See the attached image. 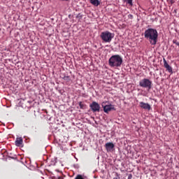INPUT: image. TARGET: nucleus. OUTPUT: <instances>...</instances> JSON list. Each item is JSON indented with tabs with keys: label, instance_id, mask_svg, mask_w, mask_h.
I'll return each instance as SVG.
<instances>
[{
	"label": "nucleus",
	"instance_id": "nucleus-1",
	"mask_svg": "<svg viewBox=\"0 0 179 179\" xmlns=\"http://www.w3.org/2000/svg\"><path fill=\"white\" fill-rule=\"evenodd\" d=\"M144 37L150 41L151 45H156L157 44V38L159 33L156 29L149 28L144 32Z\"/></svg>",
	"mask_w": 179,
	"mask_h": 179
},
{
	"label": "nucleus",
	"instance_id": "nucleus-2",
	"mask_svg": "<svg viewBox=\"0 0 179 179\" xmlns=\"http://www.w3.org/2000/svg\"><path fill=\"white\" fill-rule=\"evenodd\" d=\"M108 64L111 68H118L122 65V57L120 55H113L109 59Z\"/></svg>",
	"mask_w": 179,
	"mask_h": 179
},
{
	"label": "nucleus",
	"instance_id": "nucleus-3",
	"mask_svg": "<svg viewBox=\"0 0 179 179\" xmlns=\"http://www.w3.org/2000/svg\"><path fill=\"white\" fill-rule=\"evenodd\" d=\"M100 37L104 43H111V41L114 38V34L106 31L101 33Z\"/></svg>",
	"mask_w": 179,
	"mask_h": 179
},
{
	"label": "nucleus",
	"instance_id": "nucleus-4",
	"mask_svg": "<svg viewBox=\"0 0 179 179\" xmlns=\"http://www.w3.org/2000/svg\"><path fill=\"white\" fill-rule=\"evenodd\" d=\"M139 85L141 87L145 89H152V81L149 79L144 78L139 82Z\"/></svg>",
	"mask_w": 179,
	"mask_h": 179
},
{
	"label": "nucleus",
	"instance_id": "nucleus-5",
	"mask_svg": "<svg viewBox=\"0 0 179 179\" xmlns=\"http://www.w3.org/2000/svg\"><path fill=\"white\" fill-rule=\"evenodd\" d=\"M90 107L92 111H93V113H99L100 112V105L99 104V103H97L96 101H93L90 105Z\"/></svg>",
	"mask_w": 179,
	"mask_h": 179
},
{
	"label": "nucleus",
	"instance_id": "nucleus-6",
	"mask_svg": "<svg viewBox=\"0 0 179 179\" xmlns=\"http://www.w3.org/2000/svg\"><path fill=\"white\" fill-rule=\"evenodd\" d=\"M107 104V102H103L102 103V107H103V111L104 113H108V111H111V110H114V108L113 105H106Z\"/></svg>",
	"mask_w": 179,
	"mask_h": 179
},
{
	"label": "nucleus",
	"instance_id": "nucleus-7",
	"mask_svg": "<svg viewBox=\"0 0 179 179\" xmlns=\"http://www.w3.org/2000/svg\"><path fill=\"white\" fill-rule=\"evenodd\" d=\"M15 146L17 148H23V138L17 137L15 141Z\"/></svg>",
	"mask_w": 179,
	"mask_h": 179
},
{
	"label": "nucleus",
	"instance_id": "nucleus-8",
	"mask_svg": "<svg viewBox=\"0 0 179 179\" xmlns=\"http://www.w3.org/2000/svg\"><path fill=\"white\" fill-rule=\"evenodd\" d=\"M141 108H143V110H148V111H150L152 110V106L150 104L144 102H140Z\"/></svg>",
	"mask_w": 179,
	"mask_h": 179
},
{
	"label": "nucleus",
	"instance_id": "nucleus-9",
	"mask_svg": "<svg viewBox=\"0 0 179 179\" xmlns=\"http://www.w3.org/2000/svg\"><path fill=\"white\" fill-rule=\"evenodd\" d=\"M164 66L169 73H173V68L167 63L166 59H164Z\"/></svg>",
	"mask_w": 179,
	"mask_h": 179
},
{
	"label": "nucleus",
	"instance_id": "nucleus-10",
	"mask_svg": "<svg viewBox=\"0 0 179 179\" xmlns=\"http://www.w3.org/2000/svg\"><path fill=\"white\" fill-rule=\"evenodd\" d=\"M114 143H107L105 144V148L107 150V152H111L113 149H114Z\"/></svg>",
	"mask_w": 179,
	"mask_h": 179
},
{
	"label": "nucleus",
	"instance_id": "nucleus-11",
	"mask_svg": "<svg viewBox=\"0 0 179 179\" xmlns=\"http://www.w3.org/2000/svg\"><path fill=\"white\" fill-rule=\"evenodd\" d=\"M90 3L94 5V6H99L100 5V1L99 0H90Z\"/></svg>",
	"mask_w": 179,
	"mask_h": 179
},
{
	"label": "nucleus",
	"instance_id": "nucleus-12",
	"mask_svg": "<svg viewBox=\"0 0 179 179\" xmlns=\"http://www.w3.org/2000/svg\"><path fill=\"white\" fill-rule=\"evenodd\" d=\"M124 2H126V3H128V5H130V6L134 5V3H132V0H124Z\"/></svg>",
	"mask_w": 179,
	"mask_h": 179
},
{
	"label": "nucleus",
	"instance_id": "nucleus-13",
	"mask_svg": "<svg viewBox=\"0 0 179 179\" xmlns=\"http://www.w3.org/2000/svg\"><path fill=\"white\" fill-rule=\"evenodd\" d=\"M82 17H83V15L81 13H78L76 16V18L79 20H82Z\"/></svg>",
	"mask_w": 179,
	"mask_h": 179
},
{
	"label": "nucleus",
	"instance_id": "nucleus-14",
	"mask_svg": "<svg viewBox=\"0 0 179 179\" xmlns=\"http://www.w3.org/2000/svg\"><path fill=\"white\" fill-rule=\"evenodd\" d=\"M79 106H80V108L83 109L85 108V107H86V105L83 104V103H82V101L79 102Z\"/></svg>",
	"mask_w": 179,
	"mask_h": 179
},
{
	"label": "nucleus",
	"instance_id": "nucleus-15",
	"mask_svg": "<svg viewBox=\"0 0 179 179\" xmlns=\"http://www.w3.org/2000/svg\"><path fill=\"white\" fill-rule=\"evenodd\" d=\"M62 79H63L64 80H66V82H69V80H71V79L69 78V76H64V77L62 78Z\"/></svg>",
	"mask_w": 179,
	"mask_h": 179
},
{
	"label": "nucleus",
	"instance_id": "nucleus-16",
	"mask_svg": "<svg viewBox=\"0 0 179 179\" xmlns=\"http://www.w3.org/2000/svg\"><path fill=\"white\" fill-rule=\"evenodd\" d=\"M75 179H85L82 175H78Z\"/></svg>",
	"mask_w": 179,
	"mask_h": 179
},
{
	"label": "nucleus",
	"instance_id": "nucleus-17",
	"mask_svg": "<svg viewBox=\"0 0 179 179\" xmlns=\"http://www.w3.org/2000/svg\"><path fill=\"white\" fill-rule=\"evenodd\" d=\"M127 179H132V174H129Z\"/></svg>",
	"mask_w": 179,
	"mask_h": 179
},
{
	"label": "nucleus",
	"instance_id": "nucleus-18",
	"mask_svg": "<svg viewBox=\"0 0 179 179\" xmlns=\"http://www.w3.org/2000/svg\"><path fill=\"white\" fill-rule=\"evenodd\" d=\"M129 19H134V15L129 14Z\"/></svg>",
	"mask_w": 179,
	"mask_h": 179
},
{
	"label": "nucleus",
	"instance_id": "nucleus-19",
	"mask_svg": "<svg viewBox=\"0 0 179 179\" xmlns=\"http://www.w3.org/2000/svg\"><path fill=\"white\" fill-rule=\"evenodd\" d=\"M173 44H176L177 45V43H178L177 41H173Z\"/></svg>",
	"mask_w": 179,
	"mask_h": 179
},
{
	"label": "nucleus",
	"instance_id": "nucleus-20",
	"mask_svg": "<svg viewBox=\"0 0 179 179\" xmlns=\"http://www.w3.org/2000/svg\"><path fill=\"white\" fill-rule=\"evenodd\" d=\"M58 179H64V177L59 176V177L58 178Z\"/></svg>",
	"mask_w": 179,
	"mask_h": 179
},
{
	"label": "nucleus",
	"instance_id": "nucleus-21",
	"mask_svg": "<svg viewBox=\"0 0 179 179\" xmlns=\"http://www.w3.org/2000/svg\"><path fill=\"white\" fill-rule=\"evenodd\" d=\"M60 1H69V0H60Z\"/></svg>",
	"mask_w": 179,
	"mask_h": 179
}]
</instances>
